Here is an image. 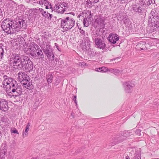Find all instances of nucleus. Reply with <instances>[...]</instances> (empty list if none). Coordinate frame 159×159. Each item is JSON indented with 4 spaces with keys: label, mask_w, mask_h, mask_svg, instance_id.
I'll list each match as a JSON object with an SVG mask.
<instances>
[{
    "label": "nucleus",
    "mask_w": 159,
    "mask_h": 159,
    "mask_svg": "<svg viewBox=\"0 0 159 159\" xmlns=\"http://www.w3.org/2000/svg\"><path fill=\"white\" fill-rule=\"evenodd\" d=\"M40 47L43 49V52L46 55L48 58L51 59L52 58V59L54 60V56L50 45L49 42H44L42 46Z\"/></svg>",
    "instance_id": "1"
},
{
    "label": "nucleus",
    "mask_w": 159,
    "mask_h": 159,
    "mask_svg": "<svg viewBox=\"0 0 159 159\" xmlns=\"http://www.w3.org/2000/svg\"><path fill=\"white\" fill-rule=\"evenodd\" d=\"M13 20L9 18H7L3 20L2 22L1 27L3 30L7 33L11 32L10 29H12Z\"/></svg>",
    "instance_id": "2"
},
{
    "label": "nucleus",
    "mask_w": 159,
    "mask_h": 159,
    "mask_svg": "<svg viewBox=\"0 0 159 159\" xmlns=\"http://www.w3.org/2000/svg\"><path fill=\"white\" fill-rule=\"evenodd\" d=\"M75 21L73 19L66 17V20H62L61 22V26L63 28L71 29L75 25Z\"/></svg>",
    "instance_id": "3"
},
{
    "label": "nucleus",
    "mask_w": 159,
    "mask_h": 159,
    "mask_svg": "<svg viewBox=\"0 0 159 159\" xmlns=\"http://www.w3.org/2000/svg\"><path fill=\"white\" fill-rule=\"evenodd\" d=\"M11 86V87L9 89V91H10L9 95L13 96L21 95L22 89L21 87L18 85L17 83L13 84V86Z\"/></svg>",
    "instance_id": "4"
},
{
    "label": "nucleus",
    "mask_w": 159,
    "mask_h": 159,
    "mask_svg": "<svg viewBox=\"0 0 159 159\" xmlns=\"http://www.w3.org/2000/svg\"><path fill=\"white\" fill-rule=\"evenodd\" d=\"M3 77L4 80L2 82V85L4 88H5L8 86L7 87L10 88L11 87V86H13V84H15L17 83L15 80L6 75H4Z\"/></svg>",
    "instance_id": "5"
},
{
    "label": "nucleus",
    "mask_w": 159,
    "mask_h": 159,
    "mask_svg": "<svg viewBox=\"0 0 159 159\" xmlns=\"http://www.w3.org/2000/svg\"><path fill=\"white\" fill-rule=\"evenodd\" d=\"M67 8V4L64 2L57 4L55 7L56 11L59 13H63Z\"/></svg>",
    "instance_id": "6"
},
{
    "label": "nucleus",
    "mask_w": 159,
    "mask_h": 159,
    "mask_svg": "<svg viewBox=\"0 0 159 159\" xmlns=\"http://www.w3.org/2000/svg\"><path fill=\"white\" fill-rule=\"evenodd\" d=\"M24 20L22 19H16V21H13L12 29H20L23 26Z\"/></svg>",
    "instance_id": "7"
},
{
    "label": "nucleus",
    "mask_w": 159,
    "mask_h": 159,
    "mask_svg": "<svg viewBox=\"0 0 159 159\" xmlns=\"http://www.w3.org/2000/svg\"><path fill=\"white\" fill-rule=\"evenodd\" d=\"M8 102L3 99L0 98V110L6 112L8 110Z\"/></svg>",
    "instance_id": "8"
},
{
    "label": "nucleus",
    "mask_w": 159,
    "mask_h": 159,
    "mask_svg": "<svg viewBox=\"0 0 159 159\" xmlns=\"http://www.w3.org/2000/svg\"><path fill=\"white\" fill-rule=\"evenodd\" d=\"M11 57V61H12L11 62L13 63L15 68L17 67V65L19 63L21 60V58L20 57L19 54H13L12 55Z\"/></svg>",
    "instance_id": "9"
},
{
    "label": "nucleus",
    "mask_w": 159,
    "mask_h": 159,
    "mask_svg": "<svg viewBox=\"0 0 159 159\" xmlns=\"http://www.w3.org/2000/svg\"><path fill=\"white\" fill-rule=\"evenodd\" d=\"M123 85L125 91L127 93L131 92L132 88L134 86V84L130 81L125 82Z\"/></svg>",
    "instance_id": "10"
},
{
    "label": "nucleus",
    "mask_w": 159,
    "mask_h": 159,
    "mask_svg": "<svg viewBox=\"0 0 159 159\" xmlns=\"http://www.w3.org/2000/svg\"><path fill=\"white\" fill-rule=\"evenodd\" d=\"M30 59L28 57L26 56H24L22 60H21L20 63H19L17 65V68L18 69H21L24 67H25L27 64L28 63Z\"/></svg>",
    "instance_id": "11"
},
{
    "label": "nucleus",
    "mask_w": 159,
    "mask_h": 159,
    "mask_svg": "<svg viewBox=\"0 0 159 159\" xmlns=\"http://www.w3.org/2000/svg\"><path fill=\"white\" fill-rule=\"evenodd\" d=\"M7 145L6 142L2 144L1 147L0 149V156L3 157L7 153Z\"/></svg>",
    "instance_id": "12"
},
{
    "label": "nucleus",
    "mask_w": 159,
    "mask_h": 159,
    "mask_svg": "<svg viewBox=\"0 0 159 159\" xmlns=\"http://www.w3.org/2000/svg\"><path fill=\"white\" fill-rule=\"evenodd\" d=\"M18 78L21 83L22 82V81L26 80L27 79H30L29 77L24 72H20L18 73Z\"/></svg>",
    "instance_id": "13"
},
{
    "label": "nucleus",
    "mask_w": 159,
    "mask_h": 159,
    "mask_svg": "<svg viewBox=\"0 0 159 159\" xmlns=\"http://www.w3.org/2000/svg\"><path fill=\"white\" fill-rule=\"evenodd\" d=\"M80 42L81 46L83 49H89L90 48V40H82Z\"/></svg>",
    "instance_id": "14"
},
{
    "label": "nucleus",
    "mask_w": 159,
    "mask_h": 159,
    "mask_svg": "<svg viewBox=\"0 0 159 159\" xmlns=\"http://www.w3.org/2000/svg\"><path fill=\"white\" fill-rule=\"evenodd\" d=\"M21 84L23 86L28 89H31L32 87V84L30 82V79H27L26 80L22 81V82H21Z\"/></svg>",
    "instance_id": "15"
},
{
    "label": "nucleus",
    "mask_w": 159,
    "mask_h": 159,
    "mask_svg": "<svg viewBox=\"0 0 159 159\" xmlns=\"http://www.w3.org/2000/svg\"><path fill=\"white\" fill-rule=\"evenodd\" d=\"M96 47L97 48L103 49L106 46V44L102 40H95Z\"/></svg>",
    "instance_id": "16"
},
{
    "label": "nucleus",
    "mask_w": 159,
    "mask_h": 159,
    "mask_svg": "<svg viewBox=\"0 0 159 159\" xmlns=\"http://www.w3.org/2000/svg\"><path fill=\"white\" fill-rule=\"evenodd\" d=\"M41 7L42 8L48 9L51 8V6L50 4L46 0H43L41 1Z\"/></svg>",
    "instance_id": "17"
},
{
    "label": "nucleus",
    "mask_w": 159,
    "mask_h": 159,
    "mask_svg": "<svg viewBox=\"0 0 159 159\" xmlns=\"http://www.w3.org/2000/svg\"><path fill=\"white\" fill-rule=\"evenodd\" d=\"M33 68V65L32 62L30 60L28 61V63L25 66V71L27 72H30L32 71Z\"/></svg>",
    "instance_id": "18"
},
{
    "label": "nucleus",
    "mask_w": 159,
    "mask_h": 159,
    "mask_svg": "<svg viewBox=\"0 0 159 159\" xmlns=\"http://www.w3.org/2000/svg\"><path fill=\"white\" fill-rule=\"evenodd\" d=\"M25 40H20V42H21L23 45V50L24 52L26 54H29L30 53L31 50L29 49V47H28L27 46V43L25 44Z\"/></svg>",
    "instance_id": "19"
},
{
    "label": "nucleus",
    "mask_w": 159,
    "mask_h": 159,
    "mask_svg": "<svg viewBox=\"0 0 159 159\" xmlns=\"http://www.w3.org/2000/svg\"><path fill=\"white\" fill-rule=\"evenodd\" d=\"M118 35L114 33H110L107 37V40H119Z\"/></svg>",
    "instance_id": "20"
},
{
    "label": "nucleus",
    "mask_w": 159,
    "mask_h": 159,
    "mask_svg": "<svg viewBox=\"0 0 159 159\" xmlns=\"http://www.w3.org/2000/svg\"><path fill=\"white\" fill-rule=\"evenodd\" d=\"M13 97V99L15 102H20L22 100V99L20 97V95L11 96Z\"/></svg>",
    "instance_id": "21"
},
{
    "label": "nucleus",
    "mask_w": 159,
    "mask_h": 159,
    "mask_svg": "<svg viewBox=\"0 0 159 159\" xmlns=\"http://www.w3.org/2000/svg\"><path fill=\"white\" fill-rule=\"evenodd\" d=\"M150 0H139L140 4L142 6L144 5H148L151 3Z\"/></svg>",
    "instance_id": "22"
},
{
    "label": "nucleus",
    "mask_w": 159,
    "mask_h": 159,
    "mask_svg": "<svg viewBox=\"0 0 159 159\" xmlns=\"http://www.w3.org/2000/svg\"><path fill=\"white\" fill-rule=\"evenodd\" d=\"M30 123H28L25 127V130L24 133H23V136L24 137V135L26 136L28 134V132L29 130V129L30 128Z\"/></svg>",
    "instance_id": "23"
},
{
    "label": "nucleus",
    "mask_w": 159,
    "mask_h": 159,
    "mask_svg": "<svg viewBox=\"0 0 159 159\" xmlns=\"http://www.w3.org/2000/svg\"><path fill=\"white\" fill-rule=\"evenodd\" d=\"M33 44L34 45V47L33 48L31 47V51H33V52H34L35 53L39 49V46L34 43H33ZM34 54L36 55V53H34Z\"/></svg>",
    "instance_id": "24"
},
{
    "label": "nucleus",
    "mask_w": 159,
    "mask_h": 159,
    "mask_svg": "<svg viewBox=\"0 0 159 159\" xmlns=\"http://www.w3.org/2000/svg\"><path fill=\"white\" fill-rule=\"evenodd\" d=\"M47 81L48 84L52 83L53 80V76L52 74H48L47 77Z\"/></svg>",
    "instance_id": "25"
},
{
    "label": "nucleus",
    "mask_w": 159,
    "mask_h": 159,
    "mask_svg": "<svg viewBox=\"0 0 159 159\" xmlns=\"http://www.w3.org/2000/svg\"><path fill=\"white\" fill-rule=\"evenodd\" d=\"M33 43L30 41V40H27V41L25 42V44L27 43V46L28 47H29V49L31 50V47L33 48L34 47Z\"/></svg>",
    "instance_id": "26"
},
{
    "label": "nucleus",
    "mask_w": 159,
    "mask_h": 159,
    "mask_svg": "<svg viewBox=\"0 0 159 159\" xmlns=\"http://www.w3.org/2000/svg\"><path fill=\"white\" fill-rule=\"evenodd\" d=\"M121 138V137H116L114 139V141L112 142L111 145H114L116 144L121 142V141L120 139Z\"/></svg>",
    "instance_id": "27"
},
{
    "label": "nucleus",
    "mask_w": 159,
    "mask_h": 159,
    "mask_svg": "<svg viewBox=\"0 0 159 159\" xmlns=\"http://www.w3.org/2000/svg\"><path fill=\"white\" fill-rule=\"evenodd\" d=\"M132 159H141V154L139 152H137L134 154Z\"/></svg>",
    "instance_id": "28"
},
{
    "label": "nucleus",
    "mask_w": 159,
    "mask_h": 159,
    "mask_svg": "<svg viewBox=\"0 0 159 159\" xmlns=\"http://www.w3.org/2000/svg\"><path fill=\"white\" fill-rule=\"evenodd\" d=\"M109 71L115 75L118 74L120 72V70L118 69H113L112 68L110 69Z\"/></svg>",
    "instance_id": "29"
},
{
    "label": "nucleus",
    "mask_w": 159,
    "mask_h": 159,
    "mask_svg": "<svg viewBox=\"0 0 159 159\" xmlns=\"http://www.w3.org/2000/svg\"><path fill=\"white\" fill-rule=\"evenodd\" d=\"M44 10L43 8H41L40 10V12L41 13L43 16L45 17H48V13L46 11H44Z\"/></svg>",
    "instance_id": "30"
},
{
    "label": "nucleus",
    "mask_w": 159,
    "mask_h": 159,
    "mask_svg": "<svg viewBox=\"0 0 159 159\" xmlns=\"http://www.w3.org/2000/svg\"><path fill=\"white\" fill-rule=\"evenodd\" d=\"M27 35L26 34H22L21 35H19L18 36V39L20 40L25 39H26Z\"/></svg>",
    "instance_id": "31"
},
{
    "label": "nucleus",
    "mask_w": 159,
    "mask_h": 159,
    "mask_svg": "<svg viewBox=\"0 0 159 159\" xmlns=\"http://www.w3.org/2000/svg\"><path fill=\"white\" fill-rule=\"evenodd\" d=\"M4 51L2 48L0 46V60L3 57V55Z\"/></svg>",
    "instance_id": "32"
},
{
    "label": "nucleus",
    "mask_w": 159,
    "mask_h": 159,
    "mask_svg": "<svg viewBox=\"0 0 159 159\" xmlns=\"http://www.w3.org/2000/svg\"><path fill=\"white\" fill-rule=\"evenodd\" d=\"M39 74L37 73V74L38 75V76H35L34 77V82L37 84V83H39Z\"/></svg>",
    "instance_id": "33"
},
{
    "label": "nucleus",
    "mask_w": 159,
    "mask_h": 159,
    "mask_svg": "<svg viewBox=\"0 0 159 159\" xmlns=\"http://www.w3.org/2000/svg\"><path fill=\"white\" fill-rule=\"evenodd\" d=\"M83 23L85 27H87L89 25V22L87 19H84Z\"/></svg>",
    "instance_id": "34"
},
{
    "label": "nucleus",
    "mask_w": 159,
    "mask_h": 159,
    "mask_svg": "<svg viewBox=\"0 0 159 159\" xmlns=\"http://www.w3.org/2000/svg\"><path fill=\"white\" fill-rule=\"evenodd\" d=\"M99 0H88L89 3H95L99 1Z\"/></svg>",
    "instance_id": "35"
},
{
    "label": "nucleus",
    "mask_w": 159,
    "mask_h": 159,
    "mask_svg": "<svg viewBox=\"0 0 159 159\" xmlns=\"http://www.w3.org/2000/svg\"><path fill=\"white\" fill-rule=\"evenodd\" d=\"M102 72H106V71H109V69L105 67H101Z\"/></svg>",
    "instance_id": "36"
},
{
    "label": "nucleus",
    "mask_w": 159,
    "mask_h": 159,
    "mask_svg": "<svg viewBox=\"0 0 159 159\" xmlns=\"http://www.w3.org/2000/svg\"><path fill=\"white\" fill-rule=\"evenodd\" d=\"M140 132V130L139 129H138L136 130L135 133L139 136H140L141 135Z\"/></svg>",
    "instance_id": "37"
},
{
    "label": "nucleus",
    "mask_w": 159,
    "mask_h": 159,
    "mask_svg": "<svg viewBox=\"0 0 159 159\" xmlns=\"http://www.w3.org/2000/svg\"><path fill=\"white\" fill-rule=\"evenodd\" d=\"M141 44H142L141 43H139L138 44V46L139 47H140V48L141 50H143V49H144L145 48V45H143V47H142L141 46Z\"/></svg>",
    "instance_id": "38"
},
{
    "label": "nucleus",
    "mask_w": 159,
    "mask_h": 159,
    "mask_svg": "<svg viewBox=\"0 0 159 159\" xmlns=\"http://www.w3.org/2000/svg\"><path fill=\"white\" fill-rule=\"evenodd\" d=\"M11 133H16L17 134H19V133L17 131V130L16 129H15L14 130H11Z\"/></svg>",
    "instance_id": "39"
},
{
    "label": "nucleus",
    "mask_w": 159,
    "mask_h": 159,
    "mask_svg": "<svg viewBox=\"0 0 159 159\" xmlns=\"http://www.w3.org/2000/svg\"><path fill=\"white\" fill-rule=\"evenodd\" d=\"M76 96H74V98H73V101H74L75 102L76 104V105H77V101L76 100Z\"/></svg>",
    "instance_id": "40"
},
{
    "label": "nucleus",
    "mask_w": 159,
    "mask_h": 159,
    "mask_svg": "<svg viewBox=\"0 0 159 159\" xmlns=\"http://www.w3.org/2000/svg\"><path fill=\"white\" fill-rule=\"evenodd\" d=\"M96 71L99 72H102V70L101 69V68H96Z\"/></svg>",
    "instance_id": "41"
},
{
    "label": "nucleus",
    "mask_w": 159,
    "mask_h": 159,
    "mask_svg": "<svg viewBox=\"0 0 159 159\" xmlns=\"http://www.w3.org/2000/svg\"><path fill=\"white\" fill-rule=\"evenodd\" d=\"M110 42L113 44H115L116 43V41L117 40H109Z\"/></svg>",
    "instance_id": "42"
},
{
    "label": "nucleus",
    "mask_w": 159,
    "mask_h": 159,
    "mask_svg": "<svg viewBox=\"0 0 159 159\" xmlns=\"http://www.w3.org/2000/svg\"><path fill=\"white\" fill-rule=\"evenodd\" d=\"M125 159H129V157L128 156H126V157H125Z\"/></svg>",
    "instance_id": "43"
},
{
    "label": "nucleus",
    "mask_w": 159,
    "mask_h": 159,
    "mask_svg": "<svg viewBox=\"0 0 159 159\" xmlns=\"http://www.w3.org/2000/svg\"><path fill=\"white\" fill-rule=\"evenodd\" d=\"M36 53L38 55V56H39L40 55V52H39V51H38V52H36Z\"/></svg>",
    "instance_id": "44"
},
{
    "label": "nucleus",
    "mask_w": 159,
    "mask_h": 159,
    "mask_svg": "<svg viewBox=\"0 0 159 159\" xmlns=\"http://www.w3.org/2000/svg\"><path fill=\"white\" fill-rule=\"evenodd\" d=\"M80 33H84V31L83 30H82L81 31H80Z\"/></svg>",
    "instance_id": "45"
},
{
    "label": "nucleus",
    "mask_w": 159,
    "mask_h": 159,
    "mask_svg": "<svg viewBox=\"0 0 159 159\" xmlns=\"http://www.w3.org/2000/svg\"><path fill=\"white\" fill-rule=\"evenodd\" d=\"M9 159H14L12 158H10ZM14 159H20V158H15Z\"/></svg>",
    "instance_id": "46"
},
{
    "label": "nucleus",
    "mask_w": 159,
    "mask_h": 159,
    "mask_svg": "<svg viewBox=\"0 0 159 159\" xmlns=\"http://www.w3.org/2000/svg\"><path fill=\"white\" fill-rule=\"evenodd\" d=\"M43 55H40V58H43Z\"/></svg>",
    "instance_id": "47"
},
{
    "label": "nucleus",
    "mask_w": 159,
    "mask_h": 159,
    "mask_svg": "<svg viewBox=\"0 0 159 159\" xmlns=\"http://www.w3.org/2000/svg\"><path fill=\"white\" fill-rule=\"evenodd\" d=\"M48 15H49V16L51 17V16H52V15H51L50 14L48 13Z\"/></svg>",
    "instance_id": "48"
},
{
    "label": "nucleus",
    "mask_w": 159,
    "mask_h": 159,
    "mask_svg": "<svg viewBox=\"0 0 159 159\" xmlns=\"http://www.w3.org/2000/svg\"><path fill=\"white\" fill-rule=\"evenodd\" d=\"M84 64H85L84 63H82L81 64V66H84Z\"/></svg>",
    "instance_id": "49"
},
{
    "label": "nucleus",
    "mask_w": 159,
    "mask_h": 159,
    "mask_svg": "<svg viewBox=\"0 0 159 159\" xmlns=\"http://www.w3.org/2000/svg\"><path fill=\"white\" fill-rule=\"evenodd\" d=\"M40 159H46V158L44 157H42V158Z\"/></svg>",
    "instance_id": "50"
},
{
    "label": "nucleus",
    "mask_w": 159,
    "mask_h": 159,
    "mask_svg": "<svg viewBox=\"0 0 159 159\" xmlns=\"http://www.w3.org/2000/svg\"><path fill=\"white\" fill-rule=\"evenodd\" d=\"M40 55H41V52L42 53H43V52L41 50H40Z\"/></svg>",
    "instance_id": "51"
},
{
    "label": "nucleus",
    "mask_w": 159,
    "mask_h": 159,
    "mask_svg": "<svg viewBox=\"0 0 159 159\" xmlns=\"http://www.w3.org/2000/svg\"><path fill=\"white\" fill-rule=\"evenodd\" d=\"M2 1V0H0V2Z\"/></svg>",
    "instance_id": "52"
},
{
    "label": "nucleus",
    "mask_w": 159,
    "mask_h": 159,
    "mask_svg": "<svg viewBox=\"0 0 159 159\" xmlns=\"http://www.w3.org/2000/svg\"><path fill=\"white\" fill-rule=\"evenodd\" d=\"M1 133H0V136H1Z\"/></svg>",
    "instance_id": "53"
},
{
    "label": "nucleus",
    "mask_w": 159,
    "mask_h": 159,
    "mask_svg": "<svg viewBox=\"0 0 159 159\" xmlns=\"http://www.w3.org/2000/svg\"><path fill=\"white\" fill-rule=\"evenodd\" d=\"M43 129V128H41V129Z\"/></svg>",
    "instance_id": "54"
},
{
    "label": "nucleus",
    "mask_w": 159,
    "mask_h": 159,
    "mask_svg": "<svg viewBox=\"0 0 159 159\" xmlns=\"http://www.w3.org/2000/svg\"><path fill=\"white\" fill-rule=\"evenodd\" d=\"M55 44H56V43H55Z\"/></svg>",
    "instance_id": "55"
}]
</instances>
